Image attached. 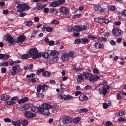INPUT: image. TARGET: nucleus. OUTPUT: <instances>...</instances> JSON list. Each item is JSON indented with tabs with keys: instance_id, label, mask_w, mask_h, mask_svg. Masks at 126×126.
I'll use <instances>...</instances> for the list:
<instances>
[{
	"instance_id": "1",
	"label": "nucleus",
	"mask_w": 126,
	"mask_h": 126,
	"mask_svg": "<svg viewBox=\"0 0 126 126\" xmlns=\"http://www.w3.org/2000/svg\"><path fill=\"white\" fill-rule=\"evenodd\" d=\"M42 107H40V112L42 114L48 115L50 113H54L56 109L55 106H52L47 103H44L42 104Z\"/></svg>"
},
{
	"instance_id": "2",
	"label": "nucleus",
	"mask_w": 126,
	"mask_h": 126,
	"mask_svg": "<svg viewBox=\"0 0 126 126\" xmlns=\"http://www.w3.org/2000/svg\"><path fill=\"white\" fill-rule=\"evenodd\" d=\"M29 53L30 56H32V58L33 59L38 58L41 56V53L38 52L37 49L36 48H34L30 50Z\"/></svg>"
},
{
	"instance_id": "3",
	"label": "nucleus",
	"mask_w": 126,
	"mask_h": 126,
	"mask_svg": "<svg viewBox=\"0 0 126 126\" xmlns=\"http://www.w3.org/2000/svg\"><path fill=\"white\" fill-rule=\"evenodd\" d=\"M74 55V53L73 51H70L68 53H65L62 55V59L66 61H68L69 59H71L70 60L71 61Z\"/></svg>"
},
{
	"instance_id": "4",
	"label": "nucleus",
	"mask_w": 126,
	"mask_h": 126,
	"mask_svg": "<svg viewBox=\"0 0 126 126\" xmlns=\"http://www.w3.org/2000/svg\"><path fill=\"white\" fill-rule=\"evenodd\" d=\"M64 91V89L63 88H61L60 89V92L58 94V97L60 99H63L64 100L71 99L73 97L68 95L62 94Z\"/></svg>"
},
{
	"instance_id": "5",
	"label": "nucleus",
	"mask_w": 126,
	"mask_h": 126,
	"mask_svg": "<svg viewBox=\"0 0 126 126\" xmlns=\"http://www.w3.org/2000/svg\"><path fill=\"white\" fill-rule=\"evenodd\" d=\"M87 28L86 26L85 25L79 26L76 25L74 26L73 27H71L69 29V31L72 32L73 31H82L84 30Z\"/></svg>"
},
{
	"instance_id": "6",
	"label": "nucleus",
	"mask_w": 126,
	"mask_h": 126,
	"mask_svg": "<svg viewBox=\"0 0 126 126\" xmlns=\"http://www.w3.org/2000/svg\"><path fill=\"white\" fill-rule=\"evenodd\" d=\"M17 7L18 12H21L24 11L28 10L29 8V6L26 3L18 4Z\"/></svg>"
},
{
	"instance_id": "7",
	"label": "nucleus",
	"mask_w": 126,
	"mask_h": 126,
	"mask_svg": "<svg viewBox=\"0 0 126 126\" xmlns=\"http://www.w3.org/2000/svg\"><path fill=\"white\" fill-rule=\"evenodd\" d=\"M62 121L63 124H67L72 123V119L69 117L64 116L62 118Z\"/></svg>"
},
{
	"instance_id": "8",
	"label": "nucleus",
	"mask_w": 126,
	"mask_h": 126,
	"mask_svg": "<svg viewBox=\"0 0 126 126\" xmlns=\"http://www.w3.org/2000/svg\"><path fill=\"white\" fill-rule=\"evenodd\" d=\"M109 88V87L107 85H105L99 89L101 94L102 93V95H104L107 93V90Z\"/></svg>"
},
{
	"instance_id": "9",
	"label": "nucleus",
	"mask_w": 126,
	"mask_h": 126,
	"mask_svg": "<svg viewBox=\"0 0 126 126\" xmlns=\"http://www.w3.org/2000/svg\"><path fill=\"white\" fill-rule=\"evenodd\" d=\"M5 36L6 37V40L10 43V45L15 44V42H14L15 40H13V37L10 35L6 34Z\"/></svg>"
},
{
	"instance_id": "10",
	"label": "nucleus",
	"mask_w": 126,
	"mask_h": 126,
	"mask_svg": "<svg viewBox=\"0 0 126 126\" xmlns=\"http://www.w3.org/2000/svg\"><path fill=\"white\" fill-rule=\"evenodd\" d=\"M25 37L24 35L20 36L18 37L17 39L15 40V44L19 43H22L25 40Z\"/></svg>"
},
{
	"instance_id": "11",
	"label": "nucleus",
	"mask_w": 126,
	"mask_h": 126,
	"mask_svg": "<svg viewBox=\"0 0 126 126\" xmlns=\"http://www.w3.org/2000/svg\"><path fill=\"white\" fill-rule=\"evenodd\" d=\"M60 11L61 13L64 14L66 15H68L69 13L68 8L64 7L60 8Z\"/></svg>"
},
{
	"instance_id": "12",
	"label": "nucleus",
	"mask_w": 126,
	"mask_h": 126,
	"mask_svg": "<svg viewBox=\"0 0 126 126\" xmlns=\"http://www.w3.org/2000/svg\"><path fill=\"white\" fill-rule=\"evenodd\" d=\"M100 78V77L96 75L93 76L92 75L91 77L88 79V80L90 82L96 81Z\"/></svg>"
},
{
	"instance_id": "13",
	"label": "nucleus",
	"mask_w": 126,
	"mask_h": 126,
	"mask_svg": "<svg viewBox=\"0 0 126 126\" xmlns=\"http://www.w3.org/2000/svg\"><path fill=\"white\" fill-rule=\"evenodd\" d=\"M58 58V57L57 56L51 58L49 62V64H54L57 62Z\"/></svg>"
},
{
	"instance_id": "14",
	"label": "nucleus",
	"mask_w": 126,
	"mask_h": 126,
	"mask_svg": "<svg viewBox=\"0 0 126 126\" xmlns=\"http://www.w3.org/2000/svg\"><path fill=\"white\" fill-rule=\"evenodd\" d=\"M24 114L25 116L28 118L33 117L35 116L34 114L27 111H26L24 112Z\"/></svg>"
},
{
	"instance_id": "15",
	"label": "nucleus",
	"mask_w": 126,
	"mask_h": 126,
	"mask_svg": "<svg viewBox=\"0 0 126 126\" xmlns=\"http://www.w3.org/2000/svg\"><path fill=\"white\" fill-rule=\"evenodd\" d=\"M53 29V28L52 27L45 25L43 26L42 29L43 31H47L48 32H51L52 31Z\"/></svg>"
},
{
	"instance_id": "16",
	"label": "nucleus",
	"mask_w": 126,
	"mask_h": 126,
	"mask_svg": "<svg viewBox=\"0 0 126 126\" xmlns=\"http://www.w3.org/2000/svg\"><path fill=\"white\" fill-rule=\"evenodd\" d=\"M11 123L15 126H21L20 121L19 120H18L16 121H12L11 122Z\"/></svg>"
},
{
	"instance_id": "17",
	"label": "nucleus",
	"mask_w": 126,
	"mask_h": 126,
	"mask_svg": "<svg viewBox=\"0 0 126 126\" xmlns=\"http://www.w3.org/2000/svg\"><path fill=\"white\" fill-rule=\"evenodd\" d=\"M59 1H55L50 4V6L51 7H55L59 6L60 4Z\"/></svg>"
},
{
	"instance_id": "18",
	"label": "nucleus",
	"mask_w": 126,
	"mask_h": 126,
	"mask_svg": "<svg viewBox=\"0 0 126 126\" xmlns=\"http://www.w3.org/2000/svg\"><path fill=\"white\" fill-rule=\"evenodd\" d=\"M94 46L96 48L103 49L104 48V45H102L101 44L99 43H97L94 44Z\"/></svg>"
},
{
	"instance_id": "19",
	"label": "nucleus",
	"mask_w": 126,
	"mask_h": 126,
	"mask_svg": "<svg viewBox=\"0 0 126 126\" xmlns=\"http://www.w3.org/2000/svg\"><path fill=\"white\" fill-rule=\"evenodd\" d=\"M79 99L80 101H84L87 100L88 98L84 95H81L79 96Z\"/></svg>"
},
{
	"instance_id": "20",
	"label": "nucleus",
	"mask_w": 126,
	"mask_h": 126,
	"mask_svg": "<svg viewBox=\"0 0 126 126\" xmlns=\"http://www.w3.org/2000/svg\"><path fill=\"white\" fill-rule=\"evenodd\" d=\"M41 107L38 108L37 107L32 106V110L33 111L35 112H37L38 111L40 112V109Z\"/></svg>"
},
{
	"instance_id": "21",
	"label": "nucleus",
	"mask_w": 126,
	"mask_h": 126,
	"mask_svg": "<svg viewBox=\"0 0 126 126\" xmlns=\"http://www.w3.org/2000/svg\"><path fill=\"white\" fill-rule=\"evenodd\" d=\"M10 98L9 96L7 95L4 94L1 97L2 100L4 101H6Z\"/></svg>"
},
{
	"instance_id": "22",
	"label": "nucleus",
	"mask_w": 126,
	"mask_h": 126,
	"mask_svg": "<svg viewBox=\"0 0 126 126\" xmlns=\"http://www.w3.org/2000/svg\"><path fill=\"white\" fill-rule=\"evenodd\" d=\"M28 99V98L27 97H24L19 100L18 101V103L19 104L22 103L26 101Z\"/></svg>"
},
{
	"instance_id": "23",
	"label": "nucleus",
	"mask_w": 126,
	"mask_h": 126,
	"mask_svg": "<svg viewBox=\"0 0 126 126\" xmlns=\"http://www.w3.org/2000/svg\"><path fill=\"white\" fill-rule=\"evenodd\" d=\"M58 54V52L56 51L53 50L51 51L49 53V54L51 56H53L57 55Z\"/></svg>"
},
{
	"instance_id": "24",
	"label": "nucleus",
	"mask_w": 126,
	"mask_h": 126,
	"mask_svg": "<svg viewBox=\"0 0 126 126\" xmlns=\"http://www.w3.org/2000/svg\"><path fill=\"white\" fill-rule=\"evenodd\" d=\"M85 75V79H87L88 80V79H89L91 77L92 75L91 73H84Z\"/></svg>"
},
{
	"instance_id": "25",
	"label": "nucleus",
	"mask_w": 126,
	"mask_h": 126,
	"mask_svg": "<svg viewBox=\"0 0 126 126\" xmlns=\"http://www.w3.org/2000/svg\"><path fill=\"white\" fill-rule=\"evenodd\" d=\"M89 42V40L86 38H83L81 40V42L82 44H88Z\"/></svg>"
},
{
	"instance_id": "26",
	"label": "nucleus",
	"mask_w": 126,
	"mask_h": 126,
	"mask_svg": "<svg viewBox=\"0 0 126 126\" xmlns=\"http://www.w3.org/2000/svg\"><path fill=\"white\" fill-rule=\"evenodd\" d=\"M78 78L80 80H82L85 79V75L84 73L81 75L78 76Z\"/></svg>"
},
{
	"instance_id": "27",
	"label": "nucleus",
	"mask_w": 126,
	"mask_h": 126,
	"mask_svg": "<svg viewBox=\"0 0 126 126\" xmlns=\"http://www.w3.org/2000/svg\"><path fill=\"white\" fill-rule=\"evenodd\" d=\"M112 34L116 37L119 36L122 33V32H112Z\"/></svg>"
},
{
	"instance_id": "28",
	"label": "nucleus",
	"mask_w": 126,
	"mask_h": 126,
	"mask_svg": "<svg viewBox=\"0 0 126 126\" xmlns=\"http://www.w3.org/2000/svg\"><path fill=\"white\" fill-rule=\"evenodd\" d=\"M30 57V56L28 54L23 55L21 56V58L22 59H26L29 58Z\"/></svg>"
},
{
	"instance_id": "29",
	"label": "nucleus",
	"mask_w": 126,
	"mask_h": 126,
	"mask_svg": "<svg viewBox=\"0 0 126 126\" xmlns=\"http://www.w3.org/2000/svg\"><path fill=\"white\" fill-rule=\"evenodd\" d=\"M80 120L79 117H76L74 118L73 120V122L75 123H78Z\"/></svg>"
},
{
	"instance_id": "30",
	"label": "nucleus",
	"mask_w": 126,
	"mask_h": 126,
	"mask_svg": "<svg viewBox=\"0 0 126 126\" xmlns=\"http://www.w3.org/2000/svg\"><path fill=\"white\" fill-rule=\"evenodd\" d=\"M14 66L16 67V70H17V72H21L23 70L22 69L20 68V66L18 65L16 66Z\"/></svg>"
},
{
	"instance_id": "31",
	"label": "nucleus",
	"mask_w": 126,
	"mask_h": 126,
	"mask_svg": "<svg viewBox=\"0 0 126 126\" xmlns=\"http://www.w3.org/2000/svg\"><path fill=\"white\" fill-rule=\"evenodd\" d=\"M20 122L21 124L23 126L27 125L28 123V121L26 120H22Z\"/></svg>"
},
{
	"instance_id": "32",
	"label": "nucleus",
	"mask_w": 126,
	"mask_h": 126,
	"mask_svg": "<svg viewBox=\"0 0 126 126\" xmlns=\"http://www.w3.org/2000/svg\"><path fill=\"white\" fill-rule=\"evenodd\" d=\"M43 76L45 77H48L49 76L50 73L48 71H46L42 73Z\"/></svg>"
},
{
	"instance_id": "33",
	"label": "nucleus",
	"mask_w": 126,
	"mask_h": 126,
	"mask_svg": "<svg viewBox=\"0 0 126 126\" xmlns=\"http://www.w3.org/2000/svg\"><path fill=\"white\" fill-rule=\"evenodd\" d=\"M98 40H99L100 42H103L106 41L107 39L104 37H99L98 38Z\"/></svg>"
},
{
	"instance_id": "34",
	"label": "nucleus",
	"mask_w": 126,
	"mask_h": 126,
	"mask_svg": "<svg viewBox=\"0 0 126 126\" xmlns=\"http://www.w3.org/2000/svg\"><path fill=\"white\" fill-rule=\"evenodd\" d=\"M33 22L31 21H26L25 23L26 24V25L28 26H31Z\"/></svg>"
},
{
	"instance_id": "35",
	"label": "nucleus",
	"mask_w": 126,
	"mask_h": 126,
	"mask_svg": "<svg viewBox=\"0 0 126 126\" xmlns=\"http://www.w3.org/2000/svg\"><path fill=\"white\" fill-rule=\"evenodd\" d=\"M78 111L80 113L86 112L88 111V110L86 109H81L78 110Z\"/></svg>"
},
{
	"instance_id": "36",
	"label": "nucleus",
	"mask_w": 126,
	"mask_h": 126,
	"mask_svg": "<svg viewBox=\"0 0 126 126\" xmlns=\"http://www.w3.org/2000/svg\"><path fill=\"white\" fill-rule=\"evenodd\" d=\"M42 54V55H41V56L42 55L43 57L46 58H47L49 55V54L48 53L46 52H43Z\"/></svg>"
},
{
	"instance_id": "37",
	"label": "nucleus",
	"mask_w": 126,
	"mask_h": 126,
	"mask_svg": "<svg viewBox=\"0 0 126 126\" xmlns=\"http://www.w3.org/2000/svg\"><path fill=\"white\" fill-rule=\"evenodd\" d=\"M47 88V86L46 84H44L42 86V89L43 92L46 91Z\"/></svg>"
},
{
	"instance_id": "38",
	"label": "nucleus",
	"mask_w": 126,
	"mask_h": 126,
	"mask_svg": "<svg viewBox=\"0 0 126 126\" xmlns=\"http://www.w3.org/2000/svg\"><path fill=\"white\" fill-rule=\"evenodd\" d=\"M42 8L41 7V4H37L35 9L38 10H39Z\"/></svg>"
},
{
	"instance_id": "39",
	"label": "nucleus",
	"mask_w": 126,
	"mask_h": 126,
	"mask_svg": "<svg viewBox=\"0 0 126 126\" xmlns=\"http://www.w3.org/2000/svg\"><path fill=\"white\" fill-rule=\"evenodd\" d=\"M16 68L15 67H14V66L13 67L12 69L13 71L12 72H11V74L12 75L14 76L15 75L16 73Z\"/></svg>"
},
{
	"instance_id": "40",
	"label": "nucleus",
	"mask_w": 126,
	"mask_h": 126,
	"mask_svg": "<svg viewBox=\"0 0 126 126\" xmlns=\"http://www.w3.org/2000/svg\"><path fill=\"white\" fill-rule=\"evenodd\" d=\"M6 104L8 105H12L15 103V102L12 100L6 102Z\"/></svg>"
},
{
	"instance_id": "41",
	"label": "nucleus",
	"mask_w": 126,
	"mask_h": 126,
	"mask_svg": "<svg viewBox=\"0 0 126 126\" xmlns=\"http://www.w3.org/2000/svg\"><path fill=\"white\" fill-rule=\"evenodd\" d=\"M42 89V86L40 85H38L37 88V91L38 92H39Z\"/></svg>"
},
{
	"instance_id": "42",
	"label": "nucleus",
	"mask_w": 126,
	"mask_h": 126,
	"mask_svg": "<svg viewBox=\"0 0 126 126\" xmlns=\"http://www.w3.org/2000/svg\"><path fill=\"white\" fill-rule=\"evenodd\" d=\"M35 74L33 73H32L30 75H27L26 76V77L31 78H33Z\"/></svg>"
},
{
	"instance_id": "43",
	"label": "nucleus",
	"mask_w": 126,
	"mask_h": 126,
	"mask_svg": "<svg viewBox=\"0 0 126 126\" xmlns=\"http://www.w3.org/2000/svg\"><path fill=\"white\" fill-rule=\"evenodd\" d=\"M51 23L52 24H57L59 23V22L56 20H54L52 21L51 22Z\"/></svg>"
},
{
	"instance_id": "44",
	"label": "nucleus",
	"mask_w": 126,
	"mask_h": 126,
	"mask_svg": "<svg viewBox=\"0 0 126 126\" xmlns=\"http://www.w3.org/2000/svg\"><path fill=\"white\" fill-rule=\"evenodd\" d=\"M100 7V5H97L95 6L93 9L94 10V11H97L98 9Z\"/></svg>"
},
{
	"instance_id": "45",
	"label": "nucleus",
	"mask_w": 126,
	"mask_h": 126,
	"mask_svg": "<svg viewBox=\"0 0 126 126\" xmlns=\"http://www.w3.org/2000/svg\"><path fill=\"white\" fill-rule=\"evenodd\" d=\"M112 123L110 121H107L105 122L104 125L106 126H110L112 125Z\"/></svg>"
},
{
	"instance_id": "46",
	"label": "nucleus",
	"mask_w": 126,
	"mask_h": 126,
	"mask_svg": "<svg viewBox=\"0 0 126 126\" xmlns=\"http://www.w3.org/2000/svg\"><path fill=\"white\" fill-rule=\"evenodd\" d=\"M126 120L124 118L121 117L118 118L117 119V120L119 122L125 121H126Z\"/></svg>"
},
{
	"instance_id": "47",
	"label": "nucleus",
	"mask_w": 126,
	"mask_h": 126,
	"mask_svg": "<svg viewBox=\"0 0 126 126\" xmlns=\"http://www.w3.org/2000/svg\"><path fill=\"white\" fill-rule=\"evenodd\" d=\"M120 29L117 28H114L112 30V32H121Z\"/></svg>"
},
{
	"instance_id": "48",
	"label": "nucleus",
	"mask_w": 126,
	"mask_h": 126,
	"mask_svg": "<svg viewBox=\"0 0 126 126\" xmlns=\"http://www.w3.org/2000/svg\"><path fill=\"white\" fill-rule=\"evenodd\" d=\"M93 72L94 73L98 74L99 73L98 70L97 68H94L93 70Z\"/></svg>"
},
{
	"instance_id": "49",
	"label": "nucleus",
	"mask_w": 126,
	"mask_h": 126,
	"mask_svg": "<svg viewBox=\"0 0 126 126\" xmlns=\"http://www.w3.org/2000/svg\"><path fill=\"white\" fill-rule=\"evenodd\" d=\"M80 42H81V41L80 39H77L75 41V43L78 44H79Z\"/></svg>"
},
{
	"instance_id": "50",
	"label": "nucleus",
	"mask_w": 126,
	"mask_h": 126,
	"mask_svg": "<svg viewBox=\"0 0 126 126\" xmlns=\"http://www.w3.org/2000/svg\"><path fill=\"white\" fill-rule=\"evenodd\" d=\"M121 14L122 16L123 17H126V10L122 12Z\"/></svg>"
},
{
	"instance_id": "51",
	"label": "nucleus",
	"mask_w": 126,
	"mask_h": 126,
	"mask_svg": "<svg viewBox=\"0 0 126 126\" xmlns=\"http://www.w3.org/2000/svg\"><path fill=\"white\" fill-rule=\"evenodd\" d=\"M20 110L22 111L26 110V108H25V107L24 105L20 107Z\"/></svg>"
},
{
	"instance_id": "52",
	"label": "nucleus",
	"mask_w": 126,
	"mask_h": 126,
	"mask_svg": "<svg viewBox=\"0 0 126 126\" xmlns=\"http://www.w3.org/2000/svg\"><path fill=\"white\" fill-rule=\"evenodd\" d=\"M118 116H122L123 115H125V113L124 111L122 112L121 111L120 112H119L118 113Z\"/></svg>"
},
{
	"instance_id": "53",
	"label": "nucleus",
	"mask_w": 126,
	"mask_h": 126,
	"mask_svg": "<svg viewBox=\"0 0 126 126\" xmlns=\"http://www.w3.org/2000/svg\"><path fill=\"white\" fill-rule=\"evenodd\" d=\"M19 97H17V96H15L14 97H13L11 99V100H14L16 101L18 100L19 99Z\"/></svg>"
},
{
	"instance_id": "54",
	"label": "nucleus",
	"mask_w": 126,
	"mask_h": 126,
	"mask_svg": "<svg viewBox=\"0 0 126 126\" xmlns=\"http://www.w3.org/2000/svg\"><path fill=\"white\" fill-rule=\"evenodd\" d=\"M110 43L111 45L113 46L115 45V42L113 40H111L110 41Z\"/></svg>"
},
{
	"instance_id": "55",
	"label": "nucleus",
	"mask_w": 126,
	"mask_h": 126,
	"mask_svg": "<svg viewBox=\"0 0 126 126\" xmlns=\"http://www.w3.org/2000/svg\"><path fill=\"white\" fill-rule=\"evenodd\" d=\"M1 65L3 66H8V62H4L2 63Z\"/></svg>"
},
{
	"instance_id": "56",
	"label": "nucleus",
	"mask_w": 126,
	"mask_h": 126,
	"mask_svg": "<svg viewBox=\"0 0 126 126\" xmlns=\"http://www.w3.org/2000/svg\"><path fill=\"white\" fill-rule=\"evenodd\" d=\"M81 16V14H76L73 16V17H76L77 18H79Z\"/></svg>"
},
{
	"instance_id": "57",
	"label": "nucleus",
	"mask_w": 126,
	"mask_h": 126,
	"mask_svg": "<svg viewBox=\"0 0 126 126\" xmlns=\"http://www.w3.org/2000/svg\"><path fill=\"white\" fill-rule=\"evenodd\" d=\"M91 88V86L88 85H86L85 87V89L86 90H88L90 89Z\"/></svg>"
},
{
	"instance_id": "58",
	"label": "nucleus",
	"mask_w": 126,
	"mask_h": 126,
	"mask_svg": "<svg viewBox=\"0 0 126 126\" xmlns=\"http://www.w3.org/2000/svg\"><path fill=\"white\" fill-rule=\"evenodd\" d=\"M108 105L106 103H104L103 104V108L105 109L107 108L108 107Z\"/></svg>"
},
{
	"instance_id": "59",
	"label": "nucleus",
	"mask_w": 126,
	"mask_h": 126,
	"mask_svg": "<svg viewBox=\"0 0 126 126\" xmlns=\"http://www.w3.org/2000/svg\"><path fill=\"white\" fill-rule=\"evenodd\" d=\"M104 18H99V23H104Z\"/></svg>"
},
{
	"instance_id": "60",
	"label": "nucleus",
	"mask_w": 126,
	"mask_h": 126,
	"mask_svg": "<svg viewBox=\"0 0 126 126\" xmlns=\"http://www.w3.org/2000/svg\"><path fill=\"white\" fill-rule=\"evenodd\" d=\"M8 66H12L14 64V63L12 62L8 61Z\"/></svg>"
},
{
	"instance_id": "61",
	"label": "nucleus",
	"mask_w": 126,
	"mask_h": 126,
	"mask_svg": "<svg viewBox=\"0 0 126 126\" xmlns=\"http://www.w3.org/2000/svg\"><path fill=\"white\" fill-rule=\"evenodd\" d=\"M24 105L25 106V108H26V110L28 109L30 107V105L29 104H26Z\"/></svg>"
},
{
	"instance_id": "62",
	"label": "nucleus",
	"mask_w": 126,
	"mask_h": 126,
	"mask_svg": "<svg viewBox=\"0 0 126 126\" xmlns=\"http://www.w3.org/2000/svg\"><path fill=\"white\" fill-rule=\"evenodd\" d=\"M39 18L38 17H35L34 18V20L35 22H37L39 21Z\"/></svg>"
},
{
	"instance_id": "63",
	"label": "nucleus",
	"mask_w": 126,
	"mask_h": 126,
	"mask_svg": "<svg viewBox=\"0 0 126 126\" xmlns=\"http://www.w3.org/2000/svg\"><path fill=\"white\" fill-rule=\"evenodd\" d=\"M9 11L7 10H4L3 11V14L5 15L7 14L8 13Z\"/></svg>"
},
{
	"instance_id": "64",
	"label": "nucleus",
	"mask_w": 126,
	"mask_h": 126,
	"mask_svg": "<svg viewBox=\"0 0 126 126\" xmlns=\"http://www.w3.org/2000/svg\"><path fill=\"white\" fill-rule=\"evenodd\" d=\"M1 70L2 73H4L6 72V68H3L1 69Z\"/></svg>"
}]
</instances>
